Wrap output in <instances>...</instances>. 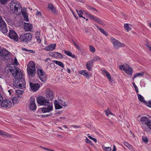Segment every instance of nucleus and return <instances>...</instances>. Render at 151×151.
<instances>
[{
    "instance_id": "20e7f679",
    "label": "nucleus",
    "mask_w": 151,
    "mask_h": 151,
    "mask_svg": "<svg viewBox=\"0 0 151 151\" xmlns=\"http://www.w3.org/2000/svg\"><path fill=\"white\" fill-rule=\"evenodd\" d=\"M27 70L29 78L34 77L35 76L36 68L35 63L33 62H30L27 65Z\"/></svg>"
},
{
    "instance_id": "3c124183",
    "label": "nucleus",
    "mask_w": 151,
    "mask_h": 151,
    "mask_svg": "<svg viewBox=\"0 0 151 151\" xmlns=\"http://www.w3.org/2000/svg\"><path fill=\"white\" fill-rule=\"evenodd\" d=\"M145 104L147 106L151 108V100L149 101L148 103L147 102Z\"/></svg>"
},
{
    "instance_id": "9d476101",
    "label": "nucleus",
    "mask_w": 151,
    "mask_h": 151,
    "mask_svg": "<svg viewBox=\"0 0 151 151\" xmlns=\"http://www.w3.org/2000/svg\"><path fill=\"white\" fill-rule=\"evenodd\" d=\"M9 54V52L6 49H1L0 48V59L4 58L6 59Z\"/></svg>"
},
{
    "instance_id": "ea45409f",
    "label": "nucleus",
    "mask_w": 151,
    "mask_h": 151,
    "mask_svg": "<svg viewBox=\"0 0 151 151\" xmlns=\"http://www.w3.org/2000/svg\"><path fill=\"white\" fill-rule=\"evenodd\" d=\"M85 141L86 143H89L90 145H93L92 142L89 140L87 137H86V138Z\"/></svg>"
},
{
    "instance_id": "e433bc0d",
    "label": "nucleus",
    "mask_w": 151,
    "mask_h": 151,
    "mask_svg": "<svg viewBox=\"0 0 151 151\" xmlns=\"http://www.w3.org/2000/svg\"><path fill=\"white\" fill-rule=\"evenodd\" d=\"M89 50L92 52H94L95 51V47L92 45H89Z\"/></svg>"
},
{
    "instance_id": "6e6d98bb",
    "label": "nucleus",
    "mask_w": 151,
    "mask_h": 151,
    "mask_svg": "<svg viewBox=\"0 0 151 151\" xmlns=\"http://www.w3.org/2000/svg\"><path fill=\"white\" fill-rule=\"evenodd\" d=\"M24 20L25 21L27 22H28L29 21V19L28 18V15L24 17Z\"/></svg>"
},
{
    "instance_id": "49530a36",
    "label": "nucleus",
    "mask_w": 151,
    "mask_h": 151,
    "mask_svg": "<svg viewBox=\"0 0 151 151\" xmlns=\"http://www.w3.org/2000/svg\"><path fill=\"white\" fill-rule=\"evenodd\" d=\"M52 12L53 13L55 14H57L58 13V12L56 9L54 7H53V9L51 10Z\"/></svg>"
},
{
    "instance_id": "37998d69",
    "label": "nucleus",
    "mask_w": 151,
    "mask_h": 151,
    "mask_svg": "<svg viewBox=\"0 0 151 151\" xmlns=\"http://www.w3.org/2000/svg\"><path fill=\"white\" fill-rule=\"evenodd\" d=\"M133 86L134 87L135 91L137 93H138L139 92L138 89L137 87V86H136L134 83H133Z\"/></svg>"
},
{
    "instance_id": "de8ad7c7",
    "label": "nucleus",
    "mask_w": 151,
    "mask_h": 151,
    "mask_svg": "<svg viewBox=\"0 0 151 151\" xmlns=\"http://www.w3.org/2000/svg\"><path fill=\"white\" fill-rule=\"evenodd\" d=\"M52 113H51L50 114H49L42 115H41V117H42L43 118H46V117H48L51 116L52 115Z\"/></svg>"
},
{
    "instance_id": "a19ab883",
    "label": "nucleus",
    "mask_w": 151,
    "mask_h": 151,
    "mask_svg": "<svg viewBox=\"0 0 151 151\" xmlns=\"http://www.w3.org/2000/svg\"><path fill=\"white\" fill-rule=\"evenodd\" d=\"M60 103L63 106H66L67 105V104L66 103L65 101H62L60 100Z\"/></svg>"
},
{
    "instance_id": "13d9d810",
    "label": "nucleus",
    "mask_w": 151,
    "mask_h": 151,
    "mask_svg": "<svg viewBox=\"0 0 151 151\" xmlns=\"http://www.w3.org/2000/svg\"><path fill=\"white\" fill-rule=\"evenodd\" d=\"M71 127H73L74 128H79L81 127L80 126H77L76 125H72L71 126Z\"/></svg>"
},
{
    "instance_id": "6e6552de",
    "label": "nucleus",
    "mask_w": 151,
    "mask_h": 151,
    "mask_svg": "<svg viewBox=\"0 0 151 151\" xmlns=\"http://www.w3.org/2000/svg\"><path fill=\"white\" fill-rule=\"evenodd\" d=\"M37 73L40 80L42 82H45L46 80V74L43 72L42 70L40 69H38Z\"/></svg>"
},
{
    "instance_id": "f8f14e48",
    "label": "nucleus",
    "mask_w": 151,
    "mask_h": 151,
    "mask_svg": "<svg viewBox=\"0 0 151 151\" xmlns=\"http://www.w3.org/2000/svg\"><path fill=\"white\" fill-rule=\"evenodd\" d=\"M49 55L50 56L56 58L62 59L63 58L62 55L58 52H49Z\"/></svg>"
},
{
    "instance_id": "9b49d317",
    "label": "nucleus",
    "mask_w": 151,
    "mask_h": 151,
    "mask_svg": "<svg viewBox=\"0 0 151 151\" xmlns=\"http://www.w3.org/2000/svg\"><path fill=\"white\" fill-rule=\"evenodd\" d=\"M9 37L15 41L18 40V35L17 33L14 31L10 30L9 33Z\"/></svg>"
},
{
    "instance_id": "72a5a7b5",
    "label": "nucleus",
    "mask_w": 151,
    "mask_h": 151,
    "mask_svg": "<svg viewBox=\"0 0 151 151\" xmlns=\"http://www.w3.org/2000/svg\"><path fill=\"white\" fill-rule=\"evenodd\" d=\"M16 92L18 97L20 98V96H19L22 94L23 93V91L21 90H16Z\"/></svg>"
},
{
    "instance_id": "2eb2a0df",
    "label": "nucleus",
    "mask_w": 151,
    "mask_h": 151,
    "mask_svg": "<svg viewBox=\"0 0 151 151\" xmlns=\"http://www.w3.org/2000/svg\"><path fill=\"white\" fill-rule=\"evenodd\" d=\"M142 128L147 132L149 131L151 129V120H148L145 126H142Z\"/></svg>"
},
{
    "instance_id": "e2e57ef3",
    "label": "nucleus",
    "mask_w": 151,
    "mask_h": 151,
    "mask_svg": "<svg viewBox=\"0 0 151 151\" xmlns=\"http://www.w3.org/2000/svg\"><path fill=\"white\" fill-rule=\"evenodd\" d=\"M12 101L14 104L17 103L18 101V100H14L13 99H12Z\"/></svg>"
},
{
    "instance_id": "f3484780",
    "label": "nucleus",
    "mask_w": 151,
    "mask_h": 151,
    "mask_svg": "<svg viewBox=\"0 0 151 151\" xmlns=\"http://www.w3.org/2000/svg\"><path fill=\"white\" fill-rule=\"evenodd\" d=\"M125 70L124 72L127 74L132 75V69L130 66L127 64H125Z\"/></svg>"
},
{
    "instance_id": "ddd939ff",
    "label": "nucleus",
    "mask_w": 151,
    "mask_h": 151,
    "mask_svg": "<svg viewBox=\"0 0 151 151\" xmlns=\"http://www.w3.org/2000/svg\"><path fill=\"white\" fill-rule=\"evenodd\" d=\"M29 108L30 110L33 111L36 109V106L35 104V99L32 97L30 98V103Z\"/></svg>"
},
{
    "instance_id": "0e129e2a",
    "label": "nucleus",
    "mask_w": 151,
    "mask_h": 151,
    "mask_svg": "<svg viewBox=\"0 0 151 151\" xmlns=\"http://www.w3.org/2000/svg\"><path fill=\"white\" fill-rule=\"evenodd\" d=\"M22 50H23L25 51H27V52H29V50H28V49H27L26 48H23V47H22Z\"/></svg>"
},
{
    "instance_id": "393cba45",
    "label": "nucleus",
    "mask_w": 151,
    "mask_h": 151,
    "mask_svg": "<svg viewBox=\"0 0 151 151\" xmlns=\"http://www.w3.org/2000/svg\"><path fill=\"white\" fill-rule=\"evenodd\" d=\"M104 73L106 74L108 80L111 82H112L113 81V79L111 78V76L110 74L106 70H104L103 72Z\"/></svg>"
},
{
    "instance_id": "4c0bfd02",
    "label": "nucleus",
    "mask_w": 151,
    "mask_h": 151,
    "mask_svg": "<svg viewBox=\"0 0 151 151\" xmlns=\"http://www.w3.org/2000/svg\"><path fill=\"white\" fill-rule=\"evenodd\" d=\"M142 139L143 141L146 143H147L149 142L148 138L146 136H143Z\"/></svg>"
},
{
    "instance_id": "2f4dec72",
    "label": "nucleus",
    "mask_w": 151,
    "mask_h": 151,
    "mask_svg": "<svg viewBox=\"0 0 151 151\" xmlns=\"http://www.w3.org/2000/svg\"><path fill=\"white\" fill-rule=\"evenodd\" d=\"M2 25L3 26H6V23L3 20L2 18L0 17V28L1 27Z\"/></svg>"
},
{
    "instance_id": "79ce46f5",
    "label": "nucleus",
    "mask_w": 151,
    "mask_h": 151,
    "mask_svg": "<svg viewBox=\"0 0 151 151\" xmlns=\"http://www.w3.org/2000/svg\"><path fill=\"white\" fill-rule=\"evenodd\" d=\"M103 149L104 151H111V147H105L104 149L103 147Z\"/></svg>"
},
{
    "instance_id": "aec40b11",
    "label": "nucleus",
    "mask_w": 151,
    "mask_h": 151,
    "mask_svg": "<svg viewBox=\"0 0 151 151\" xmlns=\"http://www.w3.org/2000/svg\"><path fill=\"white\" fill-rule=\"evenodd\" d=\"M93 63V62H92L91 60L87 62L86 66L88 70L91 71L92 70Z\"/></svg>"
},
{
    "instance_id": "052dcab7",
    "label": "nucleus",
    "mask_w": 151,
    "mask_h": 151,
    "mask_svg": "<svg viewBox=\"0 0 151 151\" xmlns=\"http://www.w3.org/2000/svg\"><path fill=\"white\" fill-rule=\"evenodd\" d=\"M90 9L92 10H94L96 12H98V10L97 9L93 7H91Z\"/></svg>"
},
{
    "instance_id": "dca6fc26",
    "label": "nucleus",
    "mask_w": 151,
    "mask_h": 151,
    "mask_svg": "<svg viewBox=\"0 0 151 151\" xmlns=\"http://www.w3.org/2000/svg\"><path fill=\"white\" fill-rule=\"evenodd\" d=\"M24 29L26 31H30L33 28L32 25L29 23L25 22L24 24Z\"/></svg>"
},
{
    "instance_id": "338daca9",
    "label": "nucleus",
    "mask_w": 151,
    "mask_h": 151,
    "mask_svg": "<svg viewBox=\"0 0 151 151\" xmlns=\"http://www.w3.org/2000/svg\"><path fill=\"white\" fill-rule=\"evenodd\" d=\"M116 151V148L115 145H113V149L112 151Z\"/></svg>"
},
{
    "instance_id": "c9c22d12",
    "label": "nucleus",
    "mask_w": 151,
    "mask_h": 151,
    "mask_svg": "<svg viewBox=\"0 0 151 151\" xmlns=\"http://www.w3.org/2000/svg\"><path fill=\"white\" fill-rule=\"evenodd\" d=\"M55 108L56 109H58L62 108V107L59 104H55Z\"/></svg>"
},
{
    "instance_id": "7ed1b4c3",
    "label": "nucleus",
    "mask_w": 151,
    "mask_h": 151,
    "mask_svg": "<svg viewBox=\"0 0 151 151\" xmlns=\"http://www.w3.org/2000/svg\"><path fill=\"white\" fill-rule=\"evenodd\" d=\"M10 8L11 11L13 13L19 14L22 11V7L19 3L16 1H12L10 3Z\"/></svg>"
},
{
    "instance_id": "1a4fd4ad",
    "label": "nucleus",
    "mask_w": 151,
    "mask_h": 151,
    "mask_svg": "<svg viewBox=\"0 0 151 151\" xmlns=\"http://www.w3.org/2000/svg\"><path fill=\"white\" fill-rule=\"evenodd\" d=\"M12 105V103L11 101L9 100H6V101L2 100L1 103V107L6 108H9Z\"/></svg>"
},
{
    "instance_id": "f03ea898",
    "label": "nucleus",
    "mask_w": 151,
    "mask_h": 151,
    "mask_svg": "<svg viewBox=\"0 0 151 151\" xmlns=\"http://www.w3.org/2000/svg\"><path fill=\"white\" fill-rule=\"evenodd\" d=\"M12 75L15 78V85L16 87L17 88L23 89L25 87V81L23 78L22 74L21 72L16 70L15 71V73H12Z\"/></svg>"
},
{
    "instance_id": "69168bd1",
    "label": "nucleus",
    "mask_w": 151,
    "mask_h": 151,
    "mask_svg": "<svg viewBox=\"0 0 151 151\" xmlns=\"http://www.w3.org/2000/svg\"><path fill=\"white\" fill-rule=\"evenodd\" d=\"M29 52L30 53H35V51H34L33 50H29Z\"/></svg>"
},
{
    "instance_id": "39448f33",
    "label": "nucleus",
    "mask_w": 151,
    "mask_h": 151,
    "mask_svg": "<svg viewBox=\"0 0 151 151\" xmlns=\"http://www.w3.org/2000/svg\"><path fill=\"white\" fill-rule=\"evenodd\" d=\"M32 39V35L30 33H27L21 35L20 36L19 40L25 43H28Z\"/></svg>"
},
{
    "instance_id": "bf43d9fd",
    "label": "nucleus",
    "mask_w": 151,
    "mask_h": 151,
    "mask_svg": "<svg viewBox=\"0 0 151 151\" xmlns=\"http://www.w3.org/2000/svg\"><path fill=\"white\" fill-rule=\"evenodd\" d=\"M19 97L18 96L14 97L12 98V99H13L14 100H18Z\"/></svg>"
},
{
    "instance_id": "a878e982",
    "label": "nucleus",
    "mask_w": 151,
    "mask_h": 151,
    "mask_svg": "<svg viewBox=\"0 0 151 151\" xmlns=\"http://www.w3.org/2000/svg\"><path fill=\"white\" fill-rule=\"evenodd\" d=\"M137 96L140 101L142 102L144 104H146L147 102L144 100V97L140 94H137Z\"/></svg>"
},
{
    "instance_id": "603ef678",
    "label": "nucleus",
    "mask_w": 151,
    "mask_h": 151,
    "mask_svg": "<svg viewBox=\"0 0 151 151\" xmlns=\"http://www.w3.org/2000/svg\"><path fill=\"white\" fill-rule=\"evenodd\" d=\"M22 13V15L23 16V17L26 16L28 14H27V12L25 11H22H22L21 12Z\"/></svg>"
},
{
    "instance_id": "a18cd8bd",
    "label": "nucleus",
    "mask_w": 151,
    "mask_h": 151,
    "mask_svg": "<svg viewBox=\"0 0 151 151\" xmlns=\"http://www.w3.org/2000/svg\"><path fill=\"white\" fill-rule=\"evenodd\" d=\"M54 6L51 4H49L48 5V8L49 9L51 10Z\"/></svg>"
},
{
    "instance_id": "680f3d73",
    "label": "nucleus",
    "mask_w": 151,
    "mask_h": 151,
    "mask_svg": "<svg viewBox=\"0 0 151 151\" xmlns=\"http://www.w3.org/2000/svg\"><path fill=\"white\" fill-rule=\"evenodd\" d=\"M150 46H149L148 44H147L146 45V46L148 47L150 49V51H151V45H150Z\"/></svg>"
},
{
    "instance_id": "09e8293b",
    "label": "nucleus",
    "mask_w": 151,
    "mask_h": 151,
    "mask_svg": "<svg viewBox=\"0 0 151 151\" xmlns=\"http://www.w3.org/2000/svg\"><path fill=\"white\" fill-rule=\"evenodd\" d=\"M125 65H120L119 66V68L121 70H123L124 71L125 68Z\"/></svg>"
},
{
    "instance_id": "8fccbe9b",
    "label": "nucleus",
    "mask_w": 151,
    "mask_h": 151,
    "mask_svg": "<svg viewBox=\"0 0 151 151\" xmlns=\"http://www.w3.org/2000/svg\"><path fill=\"white\" fill-rule=\"evenodd\" d=\"M96 22H97L99 23L102 25H104V23L101 20L99 19L98 18H97V20L96 21Z\"/></svg>"
},
{
    "instance_id": "4be33fe9",
    "label": "nucleus",
    "mask_w": 151,
    "mask_h": 151,
    "mask_svg": "<svg viewBox=\"0 0 151 151\" xmlns=\"http://www.w3.org/2000/svg\"><path fill=\"white\" fill-rule=\"evenodd\" d=\"M0 135H2L4 137H5L9 138L12 137V136L11 134L1 130H0Z\"/></svg>"
},
{
    "instance_id": "0eeeda50",
    "label": "nucleus",
    "mask_w": 151,
    "mask_h": 151,
    "mask_svg": "<svg viewBox=\"0 0 151 151\" xmlns=\"http://www.w3.org/2000/svg\"><path fill=\"white\" fill-rule=\"evenodd\" d=\"M46 100L49 101L50 100H52L54 98V95L52 90L50 89H47L45 92Z\"/></svg>"
},
{
    "instance_id": "412c9836",
    "label": "nucleus",
    "mask_w": 151,
    "mask_h": 151,
    "mask_svg": "<svg viewBox=\"0 0 151 151\" xmlns=\"http://www.w3.org/2000/svg\"><path fill=\"white\" fill-rule=\"evenodd\" d=\"M148 118L146 117H142L141 118L140 121L141 122L142 124V125L141 124L142 126H145L146 124L147 123V122L148 121Z\"/></svg>"
},
{
    "instance_id": "5701e85b",
    "label": "nucleus",
    "mask_w": 151,
    "mask_h": 151,
    "mask_svg": "<svg viewBox=\"0 0 151 151\" xmlns=\"http://www.w3.org/2000/svg\"><path fill=\"white\" fill-rule=\"evenodd\" d=\"M95 26L99 30V31L104 35L106 36L108 35V33L106 32V31L104 30V29L101 28L96 25H95Z\"/></svg>"
},
{
    "instance_id": "cd10ccee",
    "label": "nucleus",
    "mask_w": 151,
    "mask_h": 151,
    "mask_svg": "<svg viewBox=\"0 0 151 151\" xmlns=\"http://www.w3.org/2000/svg\"><path fill=\"white\" fill-rule=\"evenodd\" d=\"M1 27L0 28L1 31L4 34L6 33L7 31V30L6 28V26H3L2 25L1 26Z\"/></svg>"
},
{
    "instance_id": "c756f323",
    "label": "nucleus",
    "mask_w": 151,
    "mask_h": 151,
    "mask_svg": "<svg viewBox=\"0 0 151 151\" xmlns=\"http://www.w3.org/2000/svg\"><path fill=\"white\" fill-rule=\"evenodd\" d=\"M124 29L128 32L131 29V28L130 27L129 24H124Z\"/></svg>"
},
{
    "instance_id": "7c9ffc66",
    "label": "nucleus",
    "mask_w": 151,
    "mask_h": 151,
    "mask_svg": "<svg viewBox=\"0 0 151 151\" xmlns=\"http://www.w3.org/2000/svg\"><path fill=\"white\" fill-rule=\"evenodd\" d=\"M144 73H137L134 74V77L133 78V80H134V78H135L136 77H139V76H143L144 75Z\"/></svg>"
},
{
    "instance_id": "a211bd4d",
    "label": "nucleus",
    "mask_w": 151,
    "mask_h": 151,
    "mask_svg": "<svg viewBox=\"0 0 151 151\" xmlns=\"http://www.w3.org/2000/svg\"><path fill=\"white\" fill-rule=\"evenodd\" d=\"M78 73L83 75L86 78H88L91 75L87 72L86 70L80 71Z\"/></svg>"
},
{
    "instance_id": "c85d7f7f",
    "label": "nucleus",
    "mask_w": 151,
    "mask_h": 151,
    "mask_svg": "<svg viewBox=\"0 0 151 151\" xmlns=\"http://www.w3.org/2000/svg\"><path fill=\"white\" fill-rule=\"evenodd\" d=\"M88 16L89 17V18L92 20H93L95 21L97 20V17H95L94 15L91 14H89L88 15Z\"/></svg>"
},
{
    "instance_id": "864d4df0",
    "label": "nucleus",
    "mask_w": 151,
    "mask_h": 151,
    "mask_svg": "<svg viewBox=\"0 0 151 151\" xmlns=\"http://www.w3.org/2000/svg\"><path fill=\"white\" fill-rule=\"evenodd\" d=\"M124 144L128 148H129L130 147V145L127 142H123Z\"/></svg>"
},
{
    "instance_id": "58836bf2",
    "label": "nucleus",
    "mask_w": 151,
    "mask_h": 151,
    "mask_svg": "<svg viewBox=\"0 0 151 151\" xmlns=\"http://www.w3.org/2000/svg\"><path fill=\"white\" fill-rule=\"evenodd\" d=\"M9 0H0V3L3 5L6 4Z\"/></svg>"
},
{
    "instance_id": "b1692460",
    "label": "nucleus",
    "mask_w": 151,
    "mask_h": 151,
    "mask_svg": "<svg viewBox=\"0 0 151 151\" xmlns=\"http://www.w3.org/2000/svg\"><path fill=\"white\" fill-rule=\"evenodd\" d=\"M64 53L67 55L73 58H74L75 59H77L76 58H77V56H76L74 55H73L72 53L70 51H67V50H65Z\"/></svg>"
},
{
    "instance_id": "f704fd0d",
    "label": "nucleus",
    "mask_w": 151,
    "mask_h": 151,
    "mask_svg": "<svg viewBox=\"0 0 151 151\" xmlns=\"http://www.w3.org/2000/svg\"><path fill=\"white\" fill-rule=\"evenodd\" d=\"M39 34H36V36H35V38L37 40L39 43H40L41 42L40 38L39 36Z\"/></svg>"
},
{
    "instance_id": "bb28decb",
    "label": "nucleus",
    "mask_w": 151,
    "mask_h": 151,
    "mask_svg": "<svg viewBox=\"0 0 151 151\" xmlns=\"http://www.w3.org/2000/svg\"><path fill=\"white\" fill-rule=\"evenodd\" d=\"M52 62L55 63L56 64L58 65L59 66L63 68H64V65L63 63L60 61H57L56 60H54Z\"/></svg>"
},
{
    "instance_id": "473e14b6",
    "label": "nucleus",
    "mask_w": 151,
    "mask_h": 151,
    "mask_svg": "<svg viewBox=\"0 0 151 151\" xmlns=\"http://www.w3.org/2000/svg\"><path fill=\"white\" fill-rule=\"evenodd\" d=\"M100 60V58L98 56H96L95 57H93V59L91 60L93 62V63L94 61L99 60Z\"/></svg>"
},
{
    "instance_id": "774afa93",
    "label": "nucleus",
    "mask_w": 151,
    "mask_h": 151,
    "mask_svg": "<svg viewBox=\"0 0 151 151\" xmlns=\"http://www.w3.org/2000/svg\"><path fill=\"white\" fill-rule=\"evenodd\" d=\"M41 13L39 11H37L36 14V15H41Z\"/></svg>"
},
{
    "instance_id": "4468645a",
    "label": "nucleus",
    "mask_w": 151,
    "mask_h": 151,
    "mask_svg": "<svg viewBox=\"0 0 151 151\" xmlns=\"http://www.w3.org/2000/svg\"><path fill=\"white\" fill-rule=\"evenodd\" d=\"M30 86L31 90L34 91H36L40 87L38 83H33L31 82H30Z\"/></svg>"
},
{
    "instance_id": "5fc2aeb1",
    "label": "nucleus",
    "mask_w": 151,
    "mask_h": 151,
    "mask_svg": "<svg viewBox=\"0 0 151 151\" xmlns=\"http://www.w3.org/2000/svg\"><path fill=\"white\" fill-rule=\"evenodd\" d=\"M14 63L15 65H18L19 64V63L16 58H15L14 59Z\"/></svg>"
},
{
    "instance_id": "423d86ee",
    "label": "nucleus",
    "mask_w": 151,
    "mask_h": 151,
    "mask_svg": "<svg viewBox=\"0 0 151 151\" xmlns=\"http://www.w3.org/2000/svg\"><path fill=\"white\" fill-rule=\"evenodd\" d=\"M110 40L113 44L114 48L116 50L125 46V45L124 43H121L113 37L111 38Z\"/></svg>"
},
{
    "instance_id": "4d7b16f0",
    "label": "nucleus",
    "mask_w": 151,
    "mask_h": 151,
    "mask_svg": "<svg viewBox=\"0 0 151 151\" xmlns=\"http://www.w3.org/2000/svg\"><path fill=\"white\" fill-rule=\"evenodd\" d=\"M76 11L77 12V13L78 15V16H79V17H83L82 14H83L80 13H78V9H76Z\"/></svg>"
},
{
    "instance_id": "6ab92c4d",
    "label": "nucleus",
    "mask_w": 151,
    "mask_h": 151,
    "mask_svg": "<svg viewBox=\"0 0 151 151\" xmlns=\"http://www.w3.org/2000/svg\"><path fill=\"white\" fill-rule=\"evenodd\" d=\"M56 46V44H52L48 46L45 47L44 49L47 51H52L55 49Z\"/></svg>"
},
{
    "instance_id": "f257e3e1",
    "label": "nucleus",
    "mask_w": 151,
    "mask_h": 151,
    "mask_svg": "<svg viewBox=\"0 0 151 151\" xmlns=\"http://www.w3.org/2000/svg\"><path fill=\"white\" fill-rule=\"evenodd\" d=\"M37 101L38 104L45 106L41 109V110L43 113L49 112L53 110L52 104L46 100L45 97L40 96L37 98Z\"/></svg>"
},
{
    "instance_id": "c03bdc74",
    "label": "nucleus",
    "mask_w": 151,
    "mask_h": 151,
    "mask_svg": "<svg viewBox=\"0 0 151 151\" xmlns=\"http://www.w3.org/2000/svg\"><path fill=\"white\" fill-rule=\"evenodd\" d=\"M105 112L106 115L107 116H109V114H111V115H113V114H112L111 113V112L110 111H108V110H105Z\"/></svg>"
}]
</instances>
